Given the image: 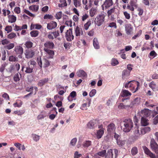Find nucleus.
Listing matches in <instances>:
<instances>
[{
  "instance_id": "1",
  "label": "nucleus",
  "mask_w": 158,
  "mask_h": 158,
  "mask_svg": "<svg viewBox=\"0 0 158 158\" xmlns=\"http://www.w3.org/2000/svg\"><path fill=\"white\" fill-rule=\"evenodd\" d=\"M122 130L125 132H128L131 129L133 126V123L130 118L125 119L120 123Z\"/></svg>"
},
{
  "instance_id": "2",
  "label": "nucleus",
  "mask_w": 158,
  "mask_h": 158,
  "mask_svg": "<svg viewBox=\"0 0 158 158\" xmlns=\"http://www.w3.org/2000/svg\"><path fill=\"white\" fill-rule=\"evenodd\" d=\"M136 126L133 130V134L132 137L135 140L138 139L143 135L141 130L139 128V126L135 123Z\"/></svg>"
},
{
  "instance_id": "3",
  "label": "nucleus",
  "mask_w": 158,
  "mask_h": 158,
  "mask_svg": "<svg viewBox=\"0 0 158 158\" xmlns=\"http://www.w3.org/2000/svg\"><path fill=\"white\" fill-rule=\"evenodd\" d=\"M104 19L105 16L104 15L101 14L98 15L94 20L95 24L98 26H101L103 23Z\"/></svg>"
},
{
  "instance_id": "4",
  "label": "nucleus",
  "mask_w": 158,
  "mask_h": 158,
  "mask_svg": "<svg viewBox=\"0 0 158 158\" xmlns=\"http://www.w3.org/2000/svg\"><path fill=\"white\" fill-rule=\"evenodd\" d=\"M38 63L41 68H42V64L43 65L44 67H48L50 64L49 61L46 59H44L42 60L41 58H38Z\"/></svg>"
},
{
  "instance_id": "5",
  "label": "nucleus",
  "mask_w": 158,
  "mask_h": 158,
  "mask_svg": "<svg viewBox=\"0 0 158 158\" xmlns=\"http://www.w3.org/2000/svg\"><path fill=\"white\" fill-rule=\"evenodd\" d=\"M150 146L152 151L156 154H158V144L153 139L151 140Z\"/></svg>"
},
{
  "instance_id": "6",
  "label": "nucleus",
  "mask_w": 158,
  "mask_h": 158,
  "mask_svg": "<svg viewBox=\"0 0 158 158\" xmlns=\"http://www.w3.org/2000/svg\"><path fill=\"white\" fill-rule=\"evenodd\" d=\"M65 38L68 41H71L74 39V36L73 35L71 29L67 30L65 33Z\"/></svg>"
},
{
  "instance_id": "7",
  "label": "nucleus",
  "mask_w": 158,
  "mask_h": 158,
  "mask_svg": "<svg viewBox=\"0 0 158 158\" xmlns=\"http://www.w3.org/2000/svg\"><path fill=\"white\" fill-rule=\"evenodd\" d=\"M98 124L99 122L98 120H93L89 122L87 125L88 128L92 129L95 128Z\"/></svg>"
},
{
  "instance_id": "8",
  "label": "nucleus",
  "mask_w": 158,
  "mask_h": 158,
  "mask_svg": "<svg viewBox=\"0 0 158 158\" xmlns=\"http://www.w3.org/2000/svg\"><path fill=\"white\" fill-rule=\"evenodd\" d=\"M75 32L76 37L79 38L83 35V32L81 27L77 26L75 28Z\"/></svg>"
},
{
  "instance_id": "9",
  "label": "nucleus",
  "mask_w": 158,
  "mask_h": 158,
  "mask_svg": "<svg viewBox=\"0 0 158 158\" xmlns=\"http://www.w3.org/2000/svg\"><path fill=\"white\" fill-rule=\"evenodd\" d=\"M14 51L17 55H19V58H22L21 56L23 53V48L21 46H16L14 49Z\"/></svg>"
},
{
  "instance_id": "10",
  "label": "nucleus",
  "mask_w": 158,
  "mask_h": 158,
  "mask_svg": "<svg viewBox=\"0 0 158 158\" xmlns=\"http://www.w3.org/2000/svg\"><path fill=\"white\" fill-rule=\"evenodd\" d=\"M113 4L112 0H106L103 4L102 6V9L104 10V8L106 9L110 7Z\"/></svg>"
},
{
  "instance_id": "11",
  "label": "nucleus",
  "mask_w": 158,
  "mask_h": 158,
  "mask_svg": "<svg viewBox=\"0 0 158 158\" xmlns=\"http://www.w3.org/2000/svg\"><path fill=\"white\" fill-rule=\"evenodd\" d=\"M24 54L26 58L27 59H30L33 56L35 55V52L32 50L28 49L25 50Z\"/></svg>"
},
{
  "instance_id": "12",
  "label": "nucleus",
  "mask_w": 158,
  "mask_h": 158,
  "mask_svg": "<svg viewBox=\"0 0 158 158\" xmlns=\"http://www.w3.org/2000/svg\"><path fill=\"white\" fill-rule=\"evenodd\" d=\"M61 3L58 4V6L60 7H66L68 5H70L71 2V0H60Z\"/></svg>"
},
{
  "instance_id": "13",
  "label": "nucleus",
  "mask_w": 158,
  "mask_h": 158,
  "mask_svg": "<svg viewBox=\"0 0 158 158\" xmlns=\"http://www.w3.org/2000/svg\"><path fill=\"white\" fill-rule=\"evenodd\" d=\"M143 149L145 153L150 158H152L154 154L152 153L150 150L145 146L143 147Z\"/></svg>"
},
{
  "instance_id": "14",
  "label": "nucleus",
  "mask_w": 158,
  "mask_h": 158,
  "mask_svg": "<svg viewBox=\"0 0 158 158\" xmlns=\"http://www.w3.org/2000/svg\"><path fill=\"white\" fill-rule=\"evenodd\" d=\"M139 115L142 117H148L149 115V112L148 109H144L139 112Z\"/></svg>"
},
{
  "instance_id": "15",
  "label": "nucleus",
  "mask_w": 158,
  "mask_h": 158,
  "mask_svg": "<svg viewBox=\"0 0 158 158\" xmlns=\"http://www.w3.org/2000/svg\"><path fill=\"white\" fill-rule=\"evenodd\" d=\"M126 34L128 35L131 34L133 30L132 27L130 24H127L125 26Z\"/></svg>"
},
{
  "instance_id": "16",
  "label": "nucleus",
  "mask_w": 158,
  "mask_h": 158,
  "mask_svg": "<svg viewBox=\"0 0 158 158\" xmlns=\"http://www.w3.org/2000/svg\"><path fill=\"white\" fill-rule=\"evenodd\" d=\"M57 26V24L56 22L52 21L47 24V28L49 30L55 28Z\"/></svg>"
},
{
  "instance_id": "17",
  "label": "nucleus",
  "mask_w": 158,
  "mask_h": 158,
  "mask_svg": "<svg viewBox=\"0 0 158 158\" xmlns=\"http://www.w3.org/2000/svg\"><path fill=\"white\" fill-rule=\"evenodd\" d=\"M44 48L52 49L54 47V43L51 41H47L44 44Z\"/></svg>"
},
{
  "instance_id": "18",
  "label": "nucleus",
  "mask_w": 158,
  "mask_h": 158,
  "mask_svg": "<svg viewBox=\"0 0 158 158\" xmlns=\"http://www.w3.org/2000/svg\"><path fill=\"white\" fill-rule=\"evenodd\" d=\"M115 125L113 123H111L108 125L107 127V131L109 133L114 132L115 130Z\"/></svg>"
},
{
  "instance_id": "19",
  "label": "nucleus",
  "mask_w": 158,
  "mask_h": 158,
  "mask_svg": "<svg viewBox=\"0 0 158 158\" xmlns=\"http://www.w3.org/2000/svg\"><path fill=\"white\" fill-rule=\"evenodd\" d=\"M140 102V98L137 97L134 99L133 101L131 102L129 106L132 107L134 106L137 105Z\"/></svg>"
},
{
  "instance_id": "20",
  "label": "nucleus",
  "mask_w": 158,
  "mask_h": 158,
  "mask_svg": "<svg viewBox=\"0 0 158 158\" xmlns=\"http://www.w3.org/2000/svg\"><path fill=\"white\" fill-rule=\"evenodd\" d=\"M148 120L145 117H142L141 121V125L142 126H145L148 125Z\"/></svg>"
},
{
  "instance_id": "21",
  "label": "nucleus",
  "mask_w": 158,
  "mask_h": 158,
  "mask_svg": "<svg viewBox=\"0 0 158 158\" xmlns=\"http://www.w3.org/2000/svg\"><path fill=\"white\" fill-rule=\"evenodd\" d=\"M77 75L79 77H85L87 76L86 73L82 70H79L76 73Z\"/></svg>"
},
{
  "instance_id": "22",
  "label": "nucleus",
  "mask_w": 158,
  "mask_h": 158,
  "mask_svg": "<svg viewBox=\"0 0 158 158\" xmlns=\"http://www.w3.org/2000/svg\"><path fill=\"white\" fill-rule=\"evenodd\" d=\"M14 145L19 150H22V151H24L25 149V147L24 145H22L21 144L16 143H15Z\"/></svg>"
},
{
  "instance_id": "23",
  "label": "nucleus",
  "mask_w": 158,
  "mask_h": 158,
  "mask_svg": "<svg viewBox=\"0 0 158 158\" xmlns=\"http://www.w3.org/2000/svg\"><path fill=\"white\" fill-rule=\"evenodd\" d=\"M104 129H100L98 130L96 134V136L98 139L101 138L104 134Z\"/></svg>"
},
{
  "instance_id": "24",
  "label": "nucleus",
  "mask_w": 158,
  "mask_h": 158,
  "mask_svg": "<svg viewBox=\"0 0 158 158\" xmlns=\"http://www.w3.org/2000/svg\"><path fill=\"white\" fill-rule=\"evenodd\" d=\"M116 8L114 7L108 10L107 12V15L108 17L113 15L116 13Z\"/></svg>"
},
{
  "instance_id": "25",
  "label": "nucleus",
  "mask_w": 158,
  "mask_h": 158,
  "mask_svg": "<svg viewBox=\"0 0 158 158\" xmlns=\"http://www.w3.org/2000/svg\"><path fill=\"white\" fill-rule=\"evenodd\" d=\"M131 94L127 90H123L121 93V96L122 97H126L131 96Z\"/></svg>"
},
{
  "instance_id": "26",
  "label": "nucleus",
  "mask_w": 158,
  "mask_h": 158,
  "mask_svg": "<svg viewBox=\"0 0 158 158\" xmlns=\"http://www.w3.org/2000/svg\"><path fill=\"white\" fill-rule=\"evenodd\" d=\"M149 86L154 91L158 90V86H157L155 83L153 81L150 83L149 85Z\"/></svg>"
},
{
  "instance_id": "27",
  "label": "nucleus",
  "mask_w": 158,
  "mask_h": 158,
  "mask_svg": "<svg viewBox=\"0 0 158 158\" xmlns=\"http://www.w3.org/2000/svg\"><path fill=\"white\" fill-rule=\"evenodd\" d=\"M8 22L11 23H15L16 20V17L13 15H9Z\"/></svg>"
},
{
  "instance_id": "28",
  "label": "nucleus",
  "mask_w": 158,
  "mask_h": 158,
  "mask_svg": "<svg viewBox=\"0 0 158 158\" xmlns=\"http://www.w3.org/2000/svg\"><path fill=\"white\" fill-rule=\"evenodd\" d=\"M106 153V150H103L102 151L99 152L97 153H96L94 156L96 158L98 157V156H99L101 157H104Z\"/></svg>"
},
{
  "instance_id": "29",
  "label": "nucleus",
  "mask_w": 158,
  "mask_h": 158,
  "mask_svg": "<svg viewBox=\"0 0 158 158\" xmlns=\"http://www.w3.org/2000/svg\"><path fill=\"white\" fill-rule=\"evenodd\" d=\"M47 116V113L45 111H42L40 113L38 116L37 119L38 120L44 118Z\"/></svg>"
},
{
  "instance_id": "30",
  "label": "nucleus",
  "mask_w": 158,
  "mask_h": 158,
  "mask_svg": "<svg viewBox=\"0 0 158 158\" xmlns=\"http://www.w3.org/2000/svg\"><path fill=\"white\" fill-rule=\"evenodd\" d=\"M44 50L46 53H47L51 57L53 56L54 54V52L53 50L47 48H44Z\"/></svg>"
},
{
  "instance_id": "31",
  "label": "nucleus",
  "mask_w": 158,
  "mask_h": 158,
  "mask_svg": "<svg viewBox=\"0 0 158 158\" xmlns=\"http://www.w3.org/2000/svg\"><path fill=\"white\" fill-rule=\"evenodd\" d=\"M48 78H46L40 80L38 83V85L40 86H43L48 81Z\"/></svg>"
},
{
  "instance_id": "32",
  "label": "nucleus",
  "mask_w": 158,
  "mask_h": 158,
  "mask_svg": "<svg viewBox=\"0 0 158 158\" xmlns=\"http://www.w3.org/2000/svg\"><path fill=\"white\" fill-rule=\"evenodd\" d=\"M141 130L143 135L149 132L151 130V128L150 127H147L142 128Z\"/></svg>"
},
{
  "instance_id": "33",
  "label": "nucleus",
  "mask_w": 158,
  "mask_h": 158,
  "mask_svg": "<svg viewBox=\"0 0 158 158\" xmlns=\"http://www.w3.org/2000/svg\"><path fill=\"white\" fill-rule=\"evenodd\" d=\"M39 8V6L38 5H32L29 7V9L36 12L38 10Z\"/></svg>"
},
{
  "instance_id": "34",
  "label": "nucleus",
  "mask_w": 158,
  "mask_h": 158,
  "mask_svg": "<svg viewBox=\"0 0 158 158\" xmlns=\"http://www.w3.org/2000/svg\"><path fill=\"white\" fill-rule=\"evenodd\" d=\"M93 45L96 49H98L99 48V45L98 41L97 39L94 38L93 40Z\"/></svg>"
},
{
  "instance_id": "35",
  "label": "nucleus",
  "mask_w": 158,
  "mask_h": 158,
  "mask_svg": "<svg viewBox=\"0 0 158 158\" xmlns=\"http://www.w3.org/2000/svg\"><path fill=\"white\" fill-rule=\"evenodd\" d=\"M105 158H113L112 149H110L108 151L107 155Z\"/></svg>"
},
{
  "instance_id": "36",
  "label": "nucleus",
  "mask_w": 158,
  "mask_h": 158,
  "mask_svg": "<svg viewBox=\"0 0 158 158\" xmlns=\"http://www.w3.org/2000/svg\"><path fill=\"white\" fill-rule=\"evenodd\" d=\"M97 9L94 8H92L89 11L90 15L91 17H93L96 14Z\"/></svg>"
},
{
  "instance_id": "37",
  "label": "nucleus",
  "mask_w": 158,
  "mask_h": 158,
  "mask_svg": "<svg viewBox=\"0 0 158 158\" xmlns=\"http://www.w3.org/2000/svg\"><path fill=\"white\" fill-rule=\"evenodd\" d=\"M8 64L6 62H4L2 64L0 67V72L1 73H3L5 69V68L7 65Z\"/></svg>"
},
{
  "instance_id": "38",
  "label": "nucleus",
  "mask_w": 158,
  "mask_h": 158,
  "mask_svg": "<svg viewBox=\"0 0 158 158\" xmlns=\"http://www.w3.org/2000/svg\"><path fill=\"white\" fill-rule=\"evenodd\" d=\"M21 75L20 73H17L15 74L14 77V80L15 81H18L20 80Z\"/></svg>"
},
{
  "instance_id": "39",
  "label": "nucleus",
  "mask_w": 158,
  "mask_h": 158,
  "mask_svg": "<svg viewBox=\"0 0 158 158\" xmlns=\"http://www.w3.org/2000/svg\"><path fill=\"white\" fill-rule=\"evenodd\" d=\"M91 144V142L89 140H87L84 142L83 144V146L84 148H87Z\"/></svg>"
},
{
  "instance_id": "40",
  "label": "nucleus",
  "mask_w": 158,
  "mask_h": 158,
  "mask_svg": "<svg viewBox=\"0 0 158 158\" xmlns=\"http://www.w3.org/2000/svg\"><path fill=\"white\" fill-rule=\"evenodd\" d=\"M1 52L2 54V60H5L6 59V51L4 49H1Z\"/></svg>"
},
{
  "instance_id": "41",
  "label": "nucleus",
  "mask_w": 158,
  "mask_h": 158,
  "mask_svg": "<svg viewBox=\"0 0 158 158\" xmlns=\"http://www.w3.org/2000/svg\"><path fill=\"white\" fill-rule=\"evenodd\" d=\"M130 74V72L127 70H124L122 74V78H125L126 77H128Z\"/></svg>"
},
{
  "instance_id": "42",
  "label": "nucleus",
  "mask_w": 158,
  "mask_h": 158,
  "mask_svg": "<svg viewBox=\"0 0 158 158\" xmlns=\"http://www.w3.org/2000/svg\"><path fill=\"white\" fill-rule=\"evenodd\" d=\"M32 137L33 140L35 142L38 141L40 139V136L35 134H32Z\"/></svg>"
},
{
  "instance_id": "43",
  "label": "nucleus",
  "mask_w": 158,
  "mask_h": 158,
  "mask_svg": "<svg viewBox=\"0 0 158 158\" xmlns=\"http://www.w3.org/2000/svg\"><path fill=\"white\" fill-rule=\"evenodd\" d=\"M73 2L74 6L76 7H80L81 5V0H73Z\"/></svg>"
},
{
  "instance_id": "44",
  "label": "nucleus",
  "mask_w": 158,
  "mask_h": 158,
  "mask_svg": "<svg viewBox=\"0 0 158 158\" xmlns=\"http://www.w3.org/2000/svg\"><path fill=\"white\" fill-rule=\"evenodd\" d=\"M30 34L31 37H35L38 35L39 32L37 31L34 30L31 31Z\"/></svg>"
},
{
  "instance_id": "45",
  "label": "nucleus",
  "mask_w": 158,
  "mask_h": 158,
  "mask_svg": "<svg viewBox=\"0 0 158 158\" xmlns=\"http://www.w3.org/2000/svg\"><path fill=\"white\" fill-rule=\"evenodd\" d=\"M77 141V139L76 138H74L71 141L70 144L72 146H74L76 144Z\"/></svg>"
},
{
  "instance_id": "46",
  "label": "nucleus",
  "mask_w": 158,
  "mask_h": 158,
  "mask_svg": "<svg viewBox=\"0 0 158 158\" xmlns=\"http://www.w3.org/2000/svg\"><path fill=\"white\" fill-rule=\"evenodd\" d=\"M138 149L137 147H134L132 148L131 150V153L132 155H135L138 153Z\"/></svg>"
},
{
  "instance_id": "47",
  "label": "nucleus",
  "mask_w": 158,
  "mask_h": 158,
  "mask_svg": "<svg viewBox=\"0 0 158 158\" xmlns=\"http://www.w3.org/2000/svg\"><path fill=\"white\" fill-rule=\"evenodd\" d=\"M118 64V60L115 59L113 58L111 60V64L113 66H114Z\"/></svg>"
},
{
  "instance_id": "48",
  "label": "nucleus",
  "mask_w": 158,
  "mask_h": 158,
  "mask_svg": "<svg viewBox=\"0 0 158 158\" xmlns=\"http://www.w3.org/2000/svg\"><path fill=\"white\" fill-rule=\"evenodd\" d=\"M16 36V34L14 32H11L7 35V37L10 39H12Z\"/></svg>"
},
{
  "instance_id": "49",
  "label": "nucleus",
  "mask_w": 158,
  "mask_h": 158,
  "mask_svg": "<svg viewBox=\"0 0 158 158\" xmlns=\"http://www.w3.org/2000/svg\"><path fill=\"white\" fill-rule=\"evenodd\" d=\"M26 47L28 48H30L32 47L33 44L30 41H27L25 44Z\"/></svg>"
},
{
  "instance_id": "50",
  "label": "nucleus",
  "mask_w": 158,
  "mask_h": 158,
  "mask_svg": "<svg viewBox=\"0 0 158 158\" xmlns=\"http://www.w3.org/2000/svg\"><path fill=\"white\" fill-rule=\"evenodd\" d=\"M135 82L134 81H129L128 83H126L125 85V87L126 88L131 87L132 86V84L131 83V82Z\"/></svg>"
},
{
  "instance_id": "51",
  "label": "nucleus",
  "mask_w": 158,
  "mask_h": 158,
  "mask_svg": "<svg viewBox=\"0 0 158 158\" xmlns=\"http://www.w3.org/2000/svg\"><path fill=\"white\" fill-rule=\"evenodd\" d=\"M91 24V21H88L84 25V28L85 30H87L89 28V27L90 25Z\"/></svg>"
},
{
  "instance_id": "52",
  "label": "nucleus",
  "mask_w": 158,
  "mask_h": 158,
  "mask_svg": "<svg viewBox=\"0 0 158 158\" xmlns=\"http://www.w3.org/2000/svg\"><path fill=\"white\" fill-rule=\"evenodd\" d=\"M129 106H125L123 103H120L118 106V108L120 109H126Z\"/></svg>"
},
{
  "instance_id": "53",
  "label": "nucleus",
  "mask_w": 158,
  "mask_h": 158,
  "mask_svg": "<svg viewBox=\"0 0 158 158\" xmlns=\"http://www.w3.org/2000/svg\"><path fill=\"white\" fill-rule=\"evenodd\" d=\"M96 91L95 89H93L89 93V96L90 97H93L95 94Z\"/></svg>"
},
{
  "instance_id": "54",
  "label": "nucleus",
  "mask_w": 158,
  "mask_h": 158,
  "mask_svg": "<svg viewBox=\"0 0 158 158\" xmlns=\"http://www.w3.org/2000/svg\"><path fill=\"white\" fill-rule=\"evenodd\" d=\"M1 43L2 45H4L9 44L10 43V41L7 39H5L2 40Z\"/></svg>"
},
{
  "instance_id": "55",
  "label": "nucleus",
  "mask_w": 158,
  "mask_h": 158,
  "mask_svg": "<svg viewBox=\"0 0 158 158\" xmlns=\"http://www.w3.org/2000/svg\"><path fill=\"white\" fill-rule=\"evenodd\" d=\"M15 46V45L13 43H10L8 44L6 46V48L10 50L13 48Z\"/></svg>"
},
{
  "instance_id": "56",
  "label": "nucleus",
  "mask_w": 158,
  "mask_h": 158,
  "mask_svg": "<svg viewBox=\"0 0 158 158\" xmlns=\"http://www.w3.org/2000/svg\"><path fill=\"white\" fill-rule=\"evenodd\" d=\"M117 144L120 146H122L125 143V141L123 140H117Z\"/></svg>"
},
{
  "instance_id": "57",
  "label": "nucleus",
  "mask_w": 158,
  "mask_h": 158,
  "mask_svg": "<svg viewBox=\"0 0 158 158\" xmlns=\"http://www.w3.org/2000/svg\"><path fill=\"white\" fill-rule=\"evenodd\" d=\"M130 5L132 6L133 7L134 6L135 8H137V5L136 4V1L133 0L131 1L130 2Z\"/></svg>"
},
{
  "instance_id": "58",
  "label": "nucleus",
  "mask_w": 158,
  "mask_h": 158,
  "mask_svg": "<svg viewBox=\"0 0 158 158\" xmlns=\"http://www.w3.org/2000/svg\"><path fill=\"white\" fill-rule=\"evenodd\" d=\"M24 12L31 17H34L35 16L34 15L30 12L28 10L25 9L24 10Z\"/></svg>"
},
{
  "instance_id": "59",
  "label": "nucleus",
  "mask_w": 158,
  "mask_h": 158,
  "mask_svg": "<svg viewBox=\"0 0 158 158\" xmlns=\"http://www.w3.org/2000/svg\"><path fill=\"white\" fill-rule=\"evenodd\" d=\"M33 68H30L29 66L26 68V69L25 70V72L27 73H31L32 72Z\"/></svg>"
},
{
  "instance_id": "60",
  "label": "nucleus",
  "mask_w": 158,
  "mask_h": 158,
  "mask_svg": "<svg viewBox=\"0 0 158 158\" xmlns=\"http://www.w3.org/2000/svg\"><path fill=\"white\" fill-rule=\"evenodd\" d=\"M62 13L61 11L57 12L56 14V18L58 19H60L62 16Z\"/></svg>"
},
{
  "instance_id": "61",
  "label": "nucleus",
  "mask_w": 158,
  "mask_h": 158,
  "mask_svg": "<svg viewBox=\"0 0 158 158\" xmlns=\"http://www.w3.org/2000/svg\"><path fill=\"white\" fill-rule=\"evenodd\" d=\"M2 12H3V15L4 16H6V15H9L10 13V12L9 10H6L3 9L2 10Z\"/></svg>"
},
{
  "instance_id": "62",
  "label": "nucleus",
  "mask_w": 158,
  "mask_h": 158,
  "mask_svg": "<svg viewBox=\"0 0 158 158\" xmlns=\"http://www.w3.org/2000/svg\"><path fill=\"white\" fill-rule=\"evenodd\" d=\"M16 60L15 57L13 56H10L9 57V60L10 61H15Z\"/></svg>"
},
{
  "instance_id": "63",
  "label": "nucleus",
  "mask_w": 158,
  "mask_h": 158,
  "mask_svg": "<svg viewBox=\"0 0 158 158\" xmlns=\"http://www.w3.org/2000/svg\"><path fill=\"white\" fill-rule=\"evenodd\" d=\"M14 70V66L12 65H10V66L7 69V71L10 73H11Z\"/></svg>"
},
{
  "instance_id": "64",
  "label": "nucleus",
  "mask_w": 158,
  "mask_h": 158,
  "mask_svg": "<svg viewBox=\"0 0 158 158\" xmlns=\"http://www.w3.org/2000/svg\"><path fill=\"white\" fill-rule=\"evenodd\" d=\"M12 29V28L11 26H8L6 27L5 30L7 31V33H9L11 31Z\"/></svg>"
}]
</instances>
